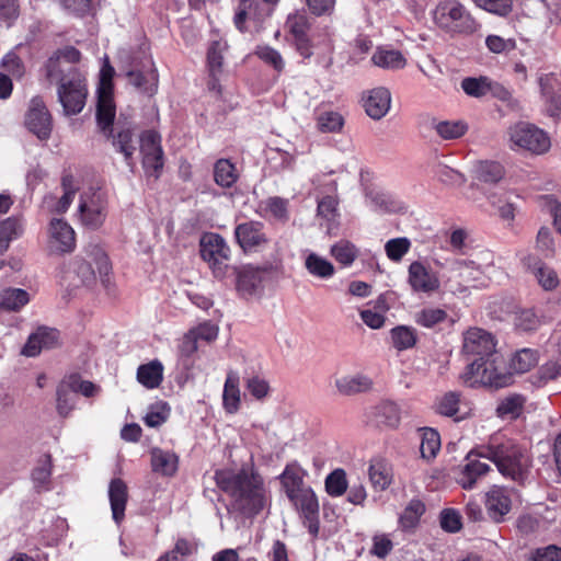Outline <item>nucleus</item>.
Returning a JSON list of instances; mask_svg holds the SVG:
<instances>
[{
    "label": "nucleus",
    "instance_id": "obj_1",
    "mask_svg": "<svg viewBox=\"0 0 561 561\" xmlns=\"http://www.w3.org/2000/svg\"><path fill=\"white\" fill-rule=\"evenodd\" d=\"M215 480L242 513L255 515L264 508L267 501L264 479L253 467H243L239 471L217 470Z\"/></svg>",
    "mask_w": 561,
    "mask_h": 561
},
{
    "label": "nucleus",
    "instance_id": "obj_2",
    "mask_svg": "<svg viewBox=\"0 0 561 561\" xmlns=\"http://www.w3.org/2000/svg\"><path fill=\"white\" fill-rule=\"evenodd\" d=\"M477 453L492 461L502 476L517 482L526 479L531 466L527 448L502 433L492 435L485 444L477 446Z\"/></svg>",
    "mask_w": 561,
    "mask_h": 561
},
{
    "label": "nucleus",
    "instance_id": "obj_3",
    "mask_svg": "<svg viewBox=\"0 0 561 561\" xmlns=\"http://www.w3.org/2000/svg\"><path fill=\"white\" fill-rule=\"evenodd\" d=\"M430 14L435 26L449 35L472 34L479 26L459 0H437Z\"/></svg>",
    "mask_w": 561,
    "mask_h": 561
},
{
    "label": "nucleus",
    "instance_id": "obj_4",
    "mask_svg": "<svg viewBox=\"0 0 561 561\" xmlns=\"http://www.w3.org/2000/svg\"><path fill=\"white\" fill-rule=\"evenodd\" d=\"M54 80L59 81L57 95L65 115L79 114L85 105L88 95L84 77L76 67H70L68 75L55 78Z\"/></svg>",
    "mask_w": 561,
    "mask_h": 561
},
{
    "label": "nucleus",
    "instance_id": "obj_5",
    "mask_svg": "<svg viewBox=\"0 0 561 561\" xmlns=\"http://www.w3.org/2000/svg\"><path fill=\"white\" fill-rule=\"evenodd\" d=\"M114 68L110 65L107 58L100 71V82L98 87L96 121L103 131H112V125L115 118V104L113 100V79Z\"/></svg>",
    "mask_w": 561,
    "mask_h": 561
},
{
    "label": "nucleus",
    "instance_id": "obj_6",
    "mask_svg": "<svg viewBox=\"0 0 561 561\" xmlns=\"http://www.w3.org/2000/svg\"><path fill=\"white\" fill-rule=\"evenodd\" d=\"M496 360L497 357L494 355L481 360H474L461 374L462 382L470 388L479 386L503 387L506 377L499 370Z\"/></svg>",
    "mask_w": 561,
    "mask_h": 561
},
{
    "label": "nucleus",
    "instance_id": "obj_7",
    "mask_svg": "<svg viewBox=\"0 0 561 561\" xmlns=\"http://www.w3.org/2000/svg\"><path fill=\"white\" fill-rule=\"evenodd\" d=\"M511 148L533 153H543L550 148L548 135L535 125L519 122L510 128Z\"/></svg>",
    "mask_w": 561,
    "mask_h": 561
},
{
    "label": "nucleus",
    "instance_id": "obj_8",
    "mask_svg": "<svg viewBox=\"0 0 561 561\" xmlns=\"http://www.w3.org/2000/svg\"><path fill=\"white\" fill-rule=\"evenodd\" d=\"M201 255L208 263L215 277L222 278L230 260V248L225 239L217 233H206L201 239Z\"/></svg>",
    "mask_w": 561,
    "mask_h": 561
},
{
    "label": "nucleus",
    "instance_id": "obj_9",
    "mask_svg": "<svg viewBox=\"0 0 561 561\" xmlns=\"http://www.w3.org/2000/svg\"><path fill=\"white\" fill-rule=\"evenodd\" d=\"M272 271V265L248 264L241 266L237 271L236 286L238 293L245 298L262 295L265 283L271 278Z\"/></svg>",
    "mask_w": 561,
    "mask_h": 561
},
{
    "label": "nucleus",
    "instance_id": "obj_10",
    "mask_svg": "<svg viewBox=\"0 0 561 561\" xmlns=\"http://www.w3.org/2000/svg\"><path fill=\"white\" fill-rule=\"evenodd\" d=\"M107 215V199L100 190L83 192L80 196L79 216L83 226L98 229Z\"/></svg>",
    "mask_w": 561,
    "mask_h": 561
},
{
    "label": "nucleus",
    "instance_id": "obj_11",
    "mask_svg": "<svg viewBox=\"0 0 561 561\" xmlns=\"http://www.w3.org/2000/svg\"><path fill=\"white\" fill-rule=\"evenodd\" d=\"M140 153L146 176L159 179L163 168V150L161 136L157 131L146 130L141 134Z\"/></svg>",
    "mask_w": 561,
    "mask_h": 561
},
{
    "label": "nucleus",
    "instance_id": "obj_12",
    "mask_svg": "<svg viewBox=\"0 0 561 561\" xmlns=\"http://www.w3.org/2000/svg\"><path fill=\"white\" fill-rule=\"evenodd\" d=\"M480 458L477 447H474L467 454L463 461L454 469L455 480L462 489H473L477 482L491 470V467L480 461Z\"/></svg>",
    "mask_w": 561,
    "mask_h": 561
},
{
    "label": "nucleus",
    "instance_id": "obj_13",
    "mask_svg": "<svg viewBox=\"0 0 561 561\" xmlns=\"http://www.w3.org/2000/svg\"><path fill=\"white\" fill-rule=\"evenodd\" d=\"M304 518V524L312 536L319 533V501L311 486L288 497Z\"/></svg>",
    "mask_w": 561,
    "mask_h": 561
},
{
    "label": "nucleus",
    "instance_id": "obj_14",
    "mask_svg": "<svg viewBox=\"0 0 561 561\" xmlns=\"http://www.w3.org/2000/svg\"><path fill=\"white\" fill-rule=\"evenodd\" d=\"M25 126L41 140H47L53 129V119L44 101L34 96L25 115Z\"/></svg>",
    "mask_w": 561,
    "mask_h": 561
},
{
    "label": "nucleus",
    "instance_id": "obj_15",
    "mask_svg": "<svg viewBox=\"0 0 561 561\" xmlns=\"http://www.w3.org/2000/svg\"><path fill=\"white\" fill-rule=\"evenodd\" d=\"M408 284L414 293L432 294L439 289L440 279L425 261H413L408 267Z\"/></svg>",
    "mask_w": 561,
    "mask_h": 561
},
{
    "label": "nucleus",
    "instance_id": "obj_16",
    "mask_svg": "<svg viewBox=\"0 0 561 561\" xmlns=\"http://www.w3.org/2000/svg\"><path fill=\"white\" fill-rule=\"evenodd\" d=\"M462 352L478 356L476 360L492 357L495 353L494 339L483 329L470 328L463 333Z\"/></svg>",
    "mask_w": 561,
    "mask_h": 561
},
{
    "label": "nucleus",
    "instance_id": "obj_17",
    "mask_svg": "<svg viewBox=\"0 0 561 561\" xmlns=\"http://www.w3.org/2000/svg\"><path fill=\"white\" fill-rule=\"evenodd\" d=\"M263 228V224L260 221H248L236 227L237 242L244 252L257 251L268 243Z\"/></svg>",
    "mask_w": 561,
    "mask_h": 561
},
{
    "label": "nucleus",
    "instance_id": "obj_18",
    "mask_svg": "<svg viewBox=\"0 0 561 561\" xmlns=\"http://www.w3.org/2000/svg\"><path fill=\"white\" fill-rule=\"evenodd\" d=\"M49 247L58 253H69L76 248V233L64 219L54 218L49 222Z\"/></svg>",
    "mask_w": 561,
    "mask_h": 561
},
{
    "label": "nucleus",
    "instance_id": "obj_19",
    "mask_svg": "<svg viewBox=\"0 0 561 561\" xmlns=\"http://www.w3.org/2000/svg\"><path fill=\"white\" fill-rule=\"evenodd\" d=\"M512 507L511 491L504 486L493 485L485 494V510L489 517L496 522H503L504 516Z\"/></svg>",
    "mask_w": 561,
    "mask_h": 561
},
{
    "label": "nucleus",
    "instance_id": "obj_20",
    "mask_svg": "<svg viewBox=\"0 0 561 561\" xmlns=\"http://www.w3.org/2000/svg\"><path fill=\"white\" fill-rule=\"evenodd\" d=\"M80 58V51L73 46H67L57 50L45 66L46 77L49 80H54L55 78L68 75L69 68L76 67L75 65L79 62Z\"/></svg>",
    "mask_w": 561,
    "mask_h": 561
},
{
    "label": "nucleus",
    "instance_id": "obj_21",
    "mask_svg": "<svg viewBox=\"0 0 561 561\" xmlns=\"http://www.w3.org/2000/svg\"><path fill=\"white\" fill-rule=\"evenodd\" d=\"M267 15H270V12H265L256 0H240L233 21L236 27L244 32L250 28L248 23L256 28Z\"/></svg>",
    "mask_w": 561,
    "mask_h": 561
},
{
    "label": "nucleus",
    "instance_id": "obj_22",
    "mask_svg": "<svg viewBox=\"0 0 561 561\" xmlns=\"http://www.w3.org/2000/svg\"><path fill=\"white\" fill-rule=\"evenodd\" d=\"M366 114L373 119H381L391 106V93L385 87L368 90L363 98Z\"/></svg>",
    "mask_w": 561,
    "mask_h": 561
},
{
    "label": "nucleus",
    "instance_id": "obj_23",
    "mask_svg": "<svg viewBox=\"0 0 561 561\" xmlns=\"http://www.w3.org/2000/svg\"><path fill=\"white\" fill-rule=\"evenodd\" d=\"M107 495L112 511V518L116 525H121L125 518V511L128 501L127 484L119 478L112 479L108 484Z\"/></svg>",
    "mask_w": 561,
    "mask_h": 561
},
{
    "label": "nucleus",
    "instance_id": "obj_24",
    "mask_svg": "<svg viewBox=\"0 0 561 561\" xmlns=\"http://www.w3.org/2000/svg\"><path fill=\"white\" fill-rule=\"evenodd\" d=\"M539 85L541 95L547 104V111L551 116L561 111V82L553 73L540 76Z\"/></svg>",
    "mask_w": 561,
    "mask_h": 561
},
{
    "label": "nucleus",
    "instance_id": "obj_25",
    "mask_svg": "<svg viewBox=\"0 0 561 561\" xmlns=\"http://www.w3.org/2000/svg\"><path fill=\"white\" fill-rule=\"evenodd\" d=\"M150 465L154 473L173 477L179 469V457L174 451L154 447L150 450Z\"/></svg>",
    "mask_w": 561,
    "mask_h": 561
},
{
    "label": "nucleus",
    "instance_id": "obj_26",
    "mask_svg": "<svg viewBox=\"0 0 561 561\" xmlns=\"http://www.w3.org/2000/svg\"><path fill=\"white\" fill-rule=\"evenodd\" d=\"M366 206L378 214L397 213L401 204L391 194L377 188H369L365 194Z\"/></svg>",
    "mask_w": 561,
    "mask_h": 561
},
{
    "label": "nucleus",
    "instance_id": "obj_27",
    "mask_svg": "<svg viewBox=\"0 0 561 561\" xmlns=\"http://www.w3.org/2000/svg\"><path fill=\"white\" fill-rule=\"evenodd\" d=\"M525 264L543 290L551 291L559 286L560 278L553 267L534 257H528Z\"/></svg>",
    "mask_w": 561,
    "mask_h": 561
},
{
    "label": "nucleus",
    "instance_id": "obj_28",
    "mask_svg": "<svg viewBox=\"0 0 561 561\" xmlns=\"http://www.w3.org/2000/svg\"><path fill=\"white\" fill-rule=\"evenodd\" d=\"M304 266L309 275L322 280H328L335 274L332 262L312 251L305 252Z\"/></svg>",
    "mask_w": 561,
    "mask_h": 561
},
{
    "label": "nucleus",
    "instance_id": "obj_29",
    "mask_svg": "<svg viewBox=\"0 0 561 561\" xmlns=\"http://www.w3.org/2000/svg\"><path fill=\"white\" fill-rule=\"evenodd\" d=\"M306 476L307 472L297 462H290L285 467L279 476V480L287 497L308 486L304 482Z\"/></svg>",
    "mask_w": 561,
    "mask_h": 561
},
{
    "label": "nucleus",
    "instance_id": "obj_30",
    "mask_svg": "<svg viewBox=\"0 0 561 561\" xmlns=\"http://www.w3.org/2000/svg\"><path fill=\"white\" fill-rule=\"evenodd\" d=\"M59 332L56 329L41 327L28 336L22 354L28 357L38 355V347L33 346L34 341H39L42 348H50L58 342Z\"/></svg>",
    "mask_w": 561,
    "mask_h": 561
},
{
    "label": "nucleus",
    "instance_id": "obj_31",
    "mask_svg": "<svg viewBox=\"0 0 561 561\" xmlns=\"http://www.w3.org/2000/svg\"><path fill=\"white\" fill-rule=\"evenodd\" d=\"M163 365L159 359L142 364L137 368V381L146 389H157L163 380Z\"/></svg>",
    "mask_w": 561,
    "mask_h": 561
},
{
    "label": "nucleus",
    "instance_id": "obj_32",
    "mask_svg": "<svg viewBox=\"0 0 561 561\" xmlns=\"http://www.w3.org/2000/svg\"><path fill=\"white\" fill-rule=\"evenodd\" d=\"M461 404L460 393L449 391L436 400L435 411L440 415L454 417L456 421H460L468 414V412H461Z\"/></svg>",
    "mask_w": 561,
    "mask_h": 561
},
{
    "label": "nucleus",
    "instance_id": "obj_33",
    "mask_svg": "<svg viewBox=\"0 0 561 561\" xmlns=\"http://www.w3.org/2000/svg\"><path fill=\"white\" fill-rule=\"evenodd\" d=\"M240 402L239 376L234 371H229L224 385L222 407L227 413L234 414L240 408Z\"/></svg>",
    "mask_w": 561,
    "mask_h": 561
},
{
    "label": "nucleus",
    "instance_id": "obj_34",
    "mask_svg": "<svg viewBox=\"0 0 561 561\" xmlns=\"http://www.w3.org/2000/svg\"><path fill=\"white\" fill-rule=\"evenodd\" d=\"M335 387L340 393L351 396L371 389L373 380L363 374L347 375L335 380Z\"/></svg>",
    "mask_w": 561,
    "mask_h": 561
},
{
    "label": "nucleus",
    "instance_id": "obj_35",
    "mask_svg": "<svg viewBox=\"0 0 561 561\" xmlns=\"http://www.w3.org/2000/svg\"><path fill=\"white\" fill-rule=\"evenodd\" d=\"M375 66L387 70H399L405 67L407 59L396 49L378 48L371 56Z\"/></svg>",
    "mask_w": 561,
    "mask_h": 561
},
{
    "label": "nucleus",
    "instance_id": "obj_36",
    "mask_svg": "<svg viewBox=\"0 0 561 561\" xmlns=\"http://www.w3.org/2000/svg\"><path fill=\"white\" fill-rule=\"evenodd\" d=\"M23 232L21 217L11 216L0 222V253L9 248L11 241L18 239Z\"/></svg>",
    "mask_w": 561,
    "mask_h": 561
},
{
    "label": "nucleus",
    "instance_id": "obj_37",
    "mask_svg": "<svg viewBox=\"0 0 561 561\" xmlns=\"http://www.w3.org/2000/svg\"><path fill=\"white\" fill-rule=\"evenodd\" d=\"M30 301V294L21 288H5L0 293V308L19 311Z\"/></svg>",
    "mask_w": 561,
    "mask_h": 561
},
{
    "label": "nucleus",
    "instance_id": "obj_38",
    "mask_svg": "<svg viewBox=\"0 0 561 561\" xmlns=\"http://www.w3.org/2000/svg\"><path fill=\"white\" fill-rule=\"evenodd\" d=\"M133 131L128 128L123 129L113 137V146L116 151L124 156L126 164L133 170L135 167L134 153L136 146L134 142Z\"/></svg>",
    "mask_w": 561,
    "mask_h": 561
},
{
    "label": "nucleus",
    "instance_id": "obj_39",
    "mask_svg": "<svg viewBox=\"0 0 561 561\" xmlns=\"http://www.w3.org/2000/svg\"><path fill=\"white\" fill-rule=\"evenodd\" d=\"M236 165L228 159H219L214 165V180L217 185L229 188L238 180Z\"/></svg>",
    "mask_w": 561,
    "mask_h": 561
},
{
    "label": "nucleus",
    "instance_id": "obj_40",
    "mask_svg": "<svg viewBox=\"0 0 561 561\" xmlns=\"http://www.w3.org/2000/svg\"><path fill=\"white\" fill-rule=\"evenodd\" d=\"M504 174V168L500 162L479 161L474 165L476 178L484 183L495 184L503 179Z\"/></svg>",
    "mask_w": 561,
    "mask_h": 561
},
{
    "label": "nucleus",
    "instance_id": "obj_41",
    "mask_svg": "<svg viewBox=\"0 0 561 561\" xmlns=\"http://www.w3.org/2000/svg\"><path fill=\"white\" fill-rule=\"evenodd\" d=\"M330 254L341 265L348 267L358 256L357 247L348 240L342 239L330 248Z\"/></svg>",
    "mask_w": 561,
    "mask_h": 561
},
{
    "label": "nucleus",
    "instance_id": "obj_42",
    "mask_svg": "<svg viewBox=\"0 0 561 561\" xmlns=\"http://www.w3.org/2000/svg\"><path fill=\"white\" fill-rule=\"evenodd\" d=\"M390 337L392 346L399 352L412 348L417 340L415 329L408 325H397L392 328Z\"/></svg>",
    "mask_w": 561,
    "mask_h": 561
},
{
    "label": "nucleus",
    "instance_id": "obj_43",
    "mask_svg": "<svg viewBox=\"0 0 561 561\" xmlns=\"http://www.w3.org/2000/svg\"><path fill=\"white\" fill-rule=\"evenodd\" d=\"M433 128L442 139L454 140L467 133L468 125L463 121H438L433 122Z\"/></svg>",
    "mask_w": 561,
    "mask_h": 561
},
{
    "label": "nucleus",
    "instance_id": "obj_44",
    "mask_svg": "<svg viewBox=\"0 0 561 561\" xmlns=\"http://www.w3.org/2000/svg\"><path fill=\"white\" fill-rule=\"evenodd\" d=\"M440 449V436L434 428H423L421 434L420 453L423 459L431 460Z\"/></svg>",
    "mask_w": 561,
    "mask_h": 561
},
{
    "label": "nucleus",
    "instance_id": "obj_45",
    "mask_svg": "<svg viewBox=\"0 0 561 561\" xmlns=\"http://www.w3.org/2000/svg\"><path fill=\"white\" fill-rule=\"evenodd\" d=\"M424 512L425 505L422 501L416 499L411 500L399 517L400 526L405 530L414 528L419 524Z\"/></svg>",
    "mask_w": 561,
    "mask_h": 561
},
{
    "label": "nucleus",
    "instance_id": "obj_46",
    "mask_svg": "<svg viewBox=\"0 0 561 561\" xmlns=\"http://www.w3.org/2000/svg\"><path fill=\"white\" fill-rule=\"evenodd\" d=\"M461 88L467 95L481 98L493 92V82L486 77H469L461 81Z\"/></svg>",
    "mask_w": 561,
    "mask_h": 561
},
{
    "label": "nucleus",
    "instance_id": "obj_47",
    "mask_svg": "<svg viewBox=\"0 0 561 561\" xmlns=\"http://www.w3.org/2000/svg\"><path fill=\"white\" fill-rule=\"evenodd\" d=\"M412 242L407 237H399L389 239L385 243V252L387 257L393 262L399 263L409 253Z\"/></svg>",
    "mask_w": 561,
    "mask_h": 561
},
{
    "label": "nucleus",
    "instance_id": "obj_48",
    "mask_svg": "<svg viewBox=\"0 0 561 561\" xmlns=\"http://www.w3.org/2000/svg\"><path fill=\"white\" fill-rule=\"evenodd\" d=\"M378 422L394 428L400 423V408L392 401H383L376 408Z\"/></svg>",
    "mask_w": 561,
    "mask_h": 561
},
{
    "label": "nucleus",
    "instance_id": "obj_49",
    "mask_svg": "<svg viewBox=\"0 0 561 561\" xmlns=\"http://www.w3.org/2000/svg\"><path fill=\"white\" fill-rule=\"evenodd\" d=\"M128 77L130 82L141 91L152 94L157 90L158 75L156 69H150L144 73L141 71H129Z\"/></svg>",
    "mask_w": 561,
    "mask_h": 561
},
{
    "label": "nucleus",
    "instance_id": "obj_50",
    "mask_svg": "<svg viewBox=\"0 0 561 561\" xmlns=\"http://www.w3.org/2000/svg\"><path fill=\"white\" fill-rule=\"evenodd\" d=\"M538 363V354L535 350L523 348L512 358V369L515 373L524 374L530 370Z\"/></svg>",
    "mask_w": 561,
    "mask_h": 561
},
{
    "label": "nucleus",
    "instance_id": "obj_51",
    "mask_svg": "<svg viewBox=\"0 0 561 561\" xmlns=\"http://www.w3.org/2000/svg\"><path fill=\"white\" fill-rule=\"evenodd\" d=\"M325 491L330 496L337 497L347 490L346 473L343 469H335L325 478Z\"/></svg>",
    "mask_w": 561,
    "mask_h": 561
},
{
    "label": "nucleus",
    "instance_id": "obj_52",
    "mask_svg": "<svg viewBox=\"0 0 561 561\" xmlns=\"http://www.w3.org/2000/svg\"><path fill=\"white\" fill-rule=\"evenodd\" d=\"M226 49V43L221 41H214L207 50V66L209 77L215 78L220 75L222 66V51Z\"/></svg>",
    "mask_w": 561,
    "mask_h": 561
},
{
    "label": "nucleus",
    "instance_id": "obj_53",
    "mask_svg": "<svg viewBox=\"0 0 561 561\" xmlns=\"http://www.w3.org/2000/svg\"><path fill=\"white\" fill-rule=\"evenodd\" d=\"M255 55L266 65L271 66L277 73L283 72L285 60L280 53L268 45L257 46Z\"/></svg>",
    "mask_w": 561,
    "mask_h": 561
},
{
    "label": "nucleus",
    "instance_id": "obj_54",
    "mask_svg": "<svg viewBox=\"0 0 561 561\" xmlns=\"http://www.w3.org/2000/svg\"><path fill=\"white\" fill-rule=\"evenodd\" d=\"M317 125L322 133H337L344 125V118L337 112L327 111L319 114Z\"/></svg>",
    "mask_w": 561,
    "mask_h": 561
},
{
    "label": "nucleus",
    "instance_id": "obj_55",
    "mask_svg": "<svg viewBox=\"0 0 561 561\" xmlns=\"http://www.w3.org/2000/svg\"><path fill=\"white\" fill-rule=\"evenodd\" d=\"M92 260L98 268V273L101 279V283L104 287L108 288L110 286V274L112 271V266L106 253L99 247H94L91 252Z\"/></svg>",
    "mask_w": 561,
    "mask_h": 561
},
{
    "label": "nucleus",
    "instance_id": "obj_56",
    "mask_svg": "<svg viewBox=\"0 0 561 561\" xmlns=\"http://www.w3.org/2000/svg\"><path fill=\"white\" fill-rule=\"evenodd\" d=\"M447 319V312L442 308L427 307L422 309L415 318L416 323L424 328H433Z\"/></svg>",
    "mask_w": 561,
    "mask_h": 561
},
{
    "label": "nucleus",
    "instance_id": "obj_57",
    "mask_svg": "<svg viewBox=\"0 0 561 561\" xmlns=\"http://www.w3.org/2000/svg\"><path fill=\"white\" fill-rule=\"evenodd\" d=\"M434 174L438 181L447 185L460 186L466 183V176L446 164L438 163L434 167Z\"/></svg>",
    "mask_w": 561,
    "mask_h": 561
},
{
    "label": "nucleus",
    "instance_id": "obj_58",
    "mask_svg": "<svg viewBox=\"0 0 561 561\" xmlns=\"http://www.w3.org/2000/svg\"><path fill=\"white\" fill-rule=\"evenodd\" d=\"M170 415V408L165 402H158L150 407L146 415L144 416V422L149 427H158L162 425Z\"/></svg>",
    "mask_w": 561,
    "mask_h": 561
},
{
    "label": "nucleus",
    "instance_id": "obj_59",
    "mask_svg": "<svg viewBox=\"0 0 561 561\" xmlns=\"http://www.w3.org/2000/svg\"><path fill=\"white\" fill-rule=\"evenodd\" d=\"M473 3L496 15L506 16L512 12L513 0H472Z\"/></svg>",
    "mask_w": 561,
    "mask_h": 561
},
{
    "label": "nucleus",
    "instance_id": "obj_60",
    "mask_svg": "<svg viewBox=\"0 0 561 561\" xmlns=\"http://www.w3.org/2000/svg\"><path fill=\"white\" fill-rule=\"evenodd\" d=\"M73 392H80L84 397H92L98 391L96 386L88 380H82L79 375L71 374L62 382Z\"/></svg>",
    "mask_w": 561,
    "mask_h": 561
},
{
    "label": "nucleus",
    "instance_id": "obj_61",
    "mask_svg": "<svg viewBox=\"0 0 561 561\" xmlns=\"http://www.w3.org/2000/svg\"><path fill=\"white\" fill-rule=\"evenodd\" d=\"M524 405L522 396H512L501 401L497 407V413L502 417H516L519 415Z\"/></svg>",
    "mask_w": 561,
    "mask_h": 561
},
{
    "label": "nucleus",
    "instance_id": "obj_62",
    "mask_svg": "<svg viewBox=\"0 0 561 561\" xmlns=\"http://www.w3.org/2000/svg\"><path fill=\"white\" fill-rule=\"evenodd\" d=\"M265 211L277 220L285 221L288 219V202L278 196L270 197L263 203Z\"/></svg>",
    "mask_w": 561,
    "mask_h": 561
},
{
    "label": "nucleus",
    "instance_id": "obj_63",
    "mask_svg": "<svg viewBox=\"0 0 561 561\" xmlns=\"http://www.w3.org/2000/svg\"><path fill=\"white\" fill-rule=\"evenodd\" d=\"M245 388L249 393L256 400H262L270 393V385L267 380L260 376H252L247 378Z\"/></svg>",
    "mask_w": 561,
    "mask_h": 561
},
{
    "label": "nucleus",
    "instance_id": "obj_64",
    "mask_svg": "<svg viewBox=\"0 0 561 561\" xmlns=\"http://www.w3.org/2000/svg\"><path fill=\"white\" fill-rule=\"evenodd\" d=\"M450 271L465 284H469L473 278V275L479 272L478 268L474 267L473 262H467L463 260L454 261L450 266Z\"/></svg>",
    "mask_w": 561,
    "mask_h": 561
}]
</instances>
